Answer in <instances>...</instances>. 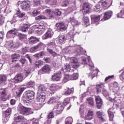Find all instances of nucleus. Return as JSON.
<instances>
[{
	"label": "nucleus",
	"mask_w": 124,
	"mask_h": 124,
	"mask_svg": "<svg viewBox=\"0 0 124 124\" xmlns=\"http://www.w3.org/2000/svg\"><path fill=\"white\" fill-rule=\"evenodd\" d=\"M45 31V29H39L36 31V34H43V33Z\"/></svg>",
	"instance_id": "obj_62"
},
{
	"label": "nucleus",
	"mask_w": 124,
	"mask_h": 124,
	"mask_svg": "<svg viewBox=\"0 0 124 124\" xmlns=\"http://www.w3.org/2000/svg\"><path fill=\"white\" fill-rule=\"evenodd\" d=\"M47 119H53L54 118V111H51L50 113H48V114L47 116Z\"/></svg>",
	"instance_id": "obj_63"
},
{
	"label": "nucleus",
	"mask_w": 124,
	"mask_h": 124,
	"mask_svg": "<svg viewBox=\"0 0 124 124\" xmlns=\"http://www.w3.org/2000/svg\"><path fill=\"white\" fill-rule=\"evenodd\" d=\"M34 85V81L30 80L26 84V86L27 88H33Z\"/></svg>",
	"instance_id": "obj_47"
},
{
	"label": "nucleus",
	"mask_w": 124,
	"mask_h": 124,
	"mask_svg": "<svg viewBox=\"0 0 124 124\" xmlns=\"http://www.w3.org/2000/svg\"><path fill=\"white\" fill-rule=\"evenodd\" d=\"M11 108H8L4 112V115L3 116L4 117V121H8L9 120V116H10L12 112Z\"/></svg>",
	"instance_id": "obj_18"
},
{
	"label": "nucleus",
	"mask_w": 124,
	"mask_h": 124,
	"mask_svg": "<svg viewBox=\"0 0 124 124\" xmlns=\"http://www.w3.org/2000/svg\"><path fill=\"white\" fill-rule=\"evenodd\" d=\"M69 102H70V98L68 97L64 99V101L63 102V104L65 105V106H66V105H67V104H68Z\"/></svg>",
	"instance_id": "obj_58"
},
{
	"label": "nucleus",
	"mask_w": 124,
	"mask_h": 124,
	"mask_svg": "<svg viewBox=\"0 0 124 124\" xmlns=\"http://www.w3.org/2000/svg\"><path fill=\"white\" fill-rule=\"evenodd\" d=\"M26 62H27V59H26V57L24 56H22L19 60V62L21 63L22 65H24Z\"/></svg>",
	"instance_id": "obj_56"
},
{
	"label": "nucleus",
	"mask_w": 124,
	"mask_h": 124,
	"mask_svg": "<svg viewBox=\"0 0 124 124\" xmlns=\"http://www.w3.org/2000/svg\"><path fill=\"white\" fill-rule=\"evenodd\" d=\"M39 92H40V93H42V94H47L49 93V89H47L44 85H41L38 88Z\"/></svg>",
	"instance_id": "obj_8"
},
{
	"label": "nucleus",
	"mask_w": 124,
	"mask_h": 124,
	"mask_svg": "<svg viewBox=\"0 0 124 124\" xmlns=\"http://www.w3.org/2000/svg\"><path fill=\"white\" fill-rule=\"evenodd\" d=\"M53 109H57L56 113L58 115H59L63 111V109H64V107H63V105L62 104H57V105L54 106Z\"/></svg>",
	"instance_id": "obj_10"
},
{
	"label": "nucleus",
	"mask_w": 124,
	"mask_h": 124,
	"mask_svg": "<svg viewBox=\"0 0 124 124\" xmlns=\"http://www.w3.org/2000/svg\"><path fill=\"white\" fill-rule=\"evenodd\" d=\"M25 77H28L31 74V69H27L24 71Z\"/></svg>",
	"instance_id": "obj_46"
},
{
	"label": "nucleus",
	"mask_w": 124,
	"mask_h": 124,
	"mask_svg": "<svg viewBox=\"0 0 124 124\" xmlns=\"http://www.w3.org/2000/svg\"><path fill=\"white\" fill-rule=\"evenodd\" d=\"M73 122V119L71 117H68L65 119V124H72Z\"/></svg>",
	"instance_id": "obj_50"
},
{
	"label": "nucleus",
	"mask_w": 124,
	"mask_h": 124,
	"mask_svg": "<svg viewBox=\"0 0 124 124\" xmlns=\"http://www.w3.org/2000/svg\"><path fill=\"white\" fill-rule=\"evenodd\" d=\"M58 89H59V86H58L57 84H53L50 86L48 90H49L50 92H52L50 93H55V92H56Z\"/></svg>",
	"instance_id": "obj_29"
},
{
	"label": "nucleus",
	"mask_w": 124,
	"mask_h": 124,
	"mask_svg": "<svg viewBox=\"0 0 124 124\" xmlns=\"http://www.w3.org/2000/svg\"><path fill=\"white\" fill-rule=\"evenodd\" d=\"M31 2L29 0H24L21 3V8L22 10L28 11L31 10Z\"/></svg>",
	"instance_id": "obj_4"
},
{
	"label": "nucleus",
	"mask_w": 124,
	"mask_h": 124,
	"mask_svg": "<svg viewBox=\"0 0 124 124\" xmlns=\"http://www.w3.org/2000/svg\"><path fill=\"white\" fill-rule=\"evenodd\" d=\"M70 68V65L66 63L62 67V70L63 72H70L71 70Z\"/></svg>",
	"instance_id": "obj_35"
},
{
	"label": "nucleus",
	"mask_w": 124,
	"mask_h": 124,
	"mask_svg": "<svg viewBox=\"0 0 124 124\" xmlns=\"http://www.w3.org/2000/svg\"><path fill=\"white\" fill-rule=\"evenodd\" d=\"M44 56H46V53H45L44 51H42L34 55V57H35L36 59L41 58L42 57H44Z\"/></svg>",
	"instance_id": "obj_39"
},
{
	"label": "nucleus",
	"mask_w": 124,
	"mask_h": 124,
	"mask_svg": "<svg viewBox=\"0 0 124 124\" xmlns=\"http://www.w3.org/2000/svg\"><path fill=\"white\" fill-rule=\"evenodd\" d=\"M25 120H26L25 117L21 115H19L17 117L14 118L15 122L16 123H22L25 122Z\"/></svg>",
	"instance_id": "obj_24"
},
{
	"label": "nucleus",
	"mask_w": 124,
	"mask_h": 124,
	"mask_svg": "<svg viewBox=\"0 0 124 124\" xmlns=\"http://www.w3.org/2000/svg\"><path fill=\"white\" fill-rule=\"evenodd\" d=\"M42 64H43V62L41 60H39L35 62V66L38 68H39L40 65H42Z\"/></svg>",
	"instance_id": "obj_53"
},
{
	"label": "nucleus",
	"mask_w": 124,
	"mask_h": 124,
	"mask_svg": "<svg viewBox=\"0 0 124 124\" xmlns=\"http://www.w3.org/2000/svg\"><path fill=\"white\" fill-rule=\"evenodd\" d=\"M105 84L103 82L97 83L96 85L97 93H101L102 91L105 88Z\"/></svg>",
	"instance_id": "obj_7"
},
{
	"label": "nucleus",
	"mask_w": 124,
	"mask_h": 124,
	"mask_svg": "<svg viewBox=\"0 0 124 124\" xmlns=\"http://www.w3.org/2000/svg\"><path fill=\"white\" fill-rule=\"evenodd\" d=\"M27 52H29V48L28 47H25L24 48H22L21 50V54H22V55H25V54H26V53H27Z\"/></svg>",
	"instance_id": "obj_64"
},
{
	"label": "nucleus",
	"mask_w": 124,
	"mask_h": 124,
	"mask_svg": "<svg viewBox=\"0 0 124 124\" xmlns=\"http://www.w3.org/2000/svg\"><path fill=\"white\" fill-rule=\"evenodd\" d=\"M14 81L16 84H18V83H21L24 81V76L23 74L19 73L16 75L15 77L14 78Z\"/></svg>",
	"instance_id": "obj_5"
},
{
	"label": "nucleus",
	"mask_w": 124,
	"mask_h": 124,
	"mask_svg": "<svg viewBox=\"0 0 124 124\" xmlns=\"http://www.w3.org/2000/svg\"><path fill=\"white\" fill-rule=\"evenodd\" d=\"M113 14V12L111 11H109L108 12H107L104 14V20H109L110 18H111V16Z\"/></svg>",
	"instance_id": "obj_28"
},
{
	"label": "nucleus",
	"mask_w": 124,
	"mask_h": 124,
	"mask_svg": "<svg viewBox=\"0 0 124 124\" xmlns=\"http://www.w3.org/2000/svg\"><path fill=\"white\" fill-rule=\"evenodd\" d=\"M25 15H26V13L22 12L20 11L19 8H17L16 14L14 15V18H16V17H18V18H23Z\"/></svg>",
	"instance_id": "obj_15"
},
{
	"label": "nucleus",
	"mask_w": 124,
	"mask_h": 124,
	"mask_svg": "<svg viewBox=\"0 0 124 124\" xmlns=\"http://www.w3.org/2000/svg\"><path fill=\"white\" fill-rule=\"evenodd\" d=\"M46 13H47L48 16L49 17H53V16H54V14H53V12H52L51 10L47 9V10H46Z\"/></svg>",
	"instance_id": "obj_61"
},
{
	"label": "nucleus",
	"mask_w": 124,
	"mask_h": 124,
	"mask_svg": "<svg viewBox=\"0 0 124 124\" xmlns=\"http://www.w3.org/2000/svg\"><path fill=\"white\" fill-rule=\"evenodd\" d=\"M91 5L90 3L86 2L83 4L82 8L80 10V12L83 14V16L87 15V14H90V12L92 10L91 9Z\"/></svg>",
	"instance_id": "obj_2"
},
{
	"label": "nucleus",
	"mask_w": 124,
	"mask_h": 124,
	"mask_svg": "<svg viewBox=\"0 0 124 124\" xmlns=\"http://www.w3.org/2000/svg\"><path fill=\"white\" fill-rule=\"evenodd\" d=\"M31 28V24L25 23L20 28V31L22 32H27L29 31V29Z\"/></svg>",
	"instance_id": "obj_14"
},
{
	"label": "nucleus",
	"mask_w": 124,
	"mask_h": 124,
	"mask_svg": "<svg viewBox=\"0 0 124 124\" xmlns=\"http://www.w3.org/2000/svg\"><path fill=\"white\" fill-rule=\"evenodd\" d=\"M97 117L100 119L102 122H105L106 120L105 118V114L104 112L99 111L96 112Z\"/></svg>",
	"instance_id": "obj_19"
},
{
	"label": "nucleus",
	"mask_w": 124,
	"mask_h": 124,
	"mask_svg": "<svg viewBox=\"0 0 124 124\" xmlns=\"http://www.w3.org/2000/svg\"><path fill=\"white\" fill-rule=\"evenodd\" d=\"M19 113L22 115L27 116L31 113V108L22 106L19 108Z\"/></svg>",
	"instance_id": "obj_6"
},
{
	"label": "nucleus",
	"mask_w": 124,
	"mask_h": 124,
	"mask_svg": "<svg viewBox=\"0 0 124 124\" xmlns=\"http://www.w3.org/2000/svg\"><path fill=\"white\" fill-rule=\"evenodd\" d=\"M94 11L95 12H100V5L96 4L94 8Z\"/></svg>",
	"instance_id": "obj_60"
},
{
	"label": "nucleus",
	"mask_w": 124,
	"mask_h": 124,
	"mask_svg": "<svg viewBox=\"0 0 124 124\" xmlns=\"http://www.w3.org/2000/svg\"><path fill=\"white\" fill-rule=\"evenodd\" d=\"M102 93L105 97L109 96V93H108V92H107V90L105 88L102 90Z\"/></svg>",
	"instance_id": "obj_54"
},
{
	"label": "nucleus",
	"mask_w": 124,
	"mask_h": 124,
	"mask_svg": "<svg viewBox=\"0 0 124 124\" xmlns=\"http://www.w3.org/2000/svg\"><path fill=\"white\" fill-rule=\"evenodd\" d=\"M56 27L58 31H64L66 30V27L63 22H59L56 24Z\"/></svg>",
	"instance_id": "obj_13"
},
{
	"label": "nucleus",
	"mask_w": 124,
	"mask_h": 124,
	"mask_svg": "<svg viewBox=\"0 0 124 124\" xmlns=\"http://www.w3.org/2000/svg\"><path fill=\"white\" fill-rule=\"evenodd\" d=\"M95 101L97 105V109H100L101 108V106L103 104V101H102V99L99 96H95Z\"/></svg>",
	"instance_id": "obj_12"
},
{
	"label": "nucleus",
	"mask_w": 124,
	"mask_h": 124,
	"mask_svg": "<svg viewBox=\"0 0 124 124\" xmlns=\"http://www.w3.org/2000/svg\"><path fill=\"white\" fill-rule=\"evenodd\" d=\"M74 93V89L72 88L70 89L69 88H67L66 91L64 92V94L65 95H70L71 93Z\"/></svg>",
	"instance_id": "obj_36"
},
{
	"label": "nucleus",
	"mask_w": 124,
	"mask_h": 124,
	"mask_svg": "<svg viewBox=\"0 0 124 124\" xmlns=\"http://www.w3.org/2000/svg\"><path fill=\"white\" fill-rule=\"evenodd\" d=\"M106 0H102V6L104 9H108L109 7L112 5V2L113 1L112 0H111V4H109L108 3H107Z\"/></svg>",
	"instance_id": "obj_26"
},
{
	"label": "nucleus",
	"mask_w": 124,
	"mask_h": 124,
	"mask_svg": "<svg viewBox=\"0 0 124 124\" xmlns=\"http://www.w3.org/2000/svg\"><path fill=\"white\" fill-rule=\"evenodd\" d=\"M54 13L56 16H61L62 15V12H61L59 9H55Z\"/></svg>",
	"instance_id": "obj_59"
},
{
	"label": "nucleus",
	"mask_w": 124,
	"mask_h": 124,
	"mask_svg": "<svg viewBox=\"0 0 124 124\" xmlns=\"http://www.w3.org/2000/svg\"><path fill=\"white\" fill-rule=\"evenodd\" d=\"M42 46V44L39 43L37 46L32 47L31 48H28L29 51H30V52H35L37 50V49H39V48H41Z\"/></svg>",
	"instance_id": "obj_32"
},
{
	"label": "nucleus",
	"mask_w": 124,
	"mask_h": 124,
	"mask_svg": "<svg viewBox=\"0 0 124 124\" xmlns=\"http://www.w3.org/2000/svg\"><path fill=\"white\" fill-rule=\"evenodd\" d=\"M39 14V11H37V10H34L31 14V16L32 17H35L37 16Z\"/></svg>",
	"instance_id": "obj_52"
},
{
	"label": "nucleus",
	"mask_w": 124,
	"mask_h": 124,
	"mask_svg": "<svg viewBox=\"0 0 124 124\" xmlns=\"http://www.w3.org/2000/svg\"><path fill=\"white\" fill-rule=\"evenodd\" d=\"M75 55L76 56H80L81 54H84L83 52V48L79 46L76 50L74 51Z\"/></svg>",
	"instance_id": "obj_33"
},
{
	"label": "nucleus",
	"mask_w": 124,
	"mask_h": 124,
	"mask_svg": "<svg viewBox=\"0 0 124 124\" xmlns=\"http://www.w3.org/2000/svg\"><path fill=\"white\" fill-rule=\"evenodd\" d=\"M83 21L85 23L86 25H90V21L89 20V17L87 16H83Z\"/></svg>",
	"instance_id": "obj_57"
},
{
	"label": "nucleus",
	"mask_w": 124,
	"mask_h": 124,
	"mask_svg": "<svg viewBox=\"0 0 124 124\" xmlns=\"http://www.w3.org/2000/svg\"><path fill=\"white\" fill-rule=\"evenodd\" d=\"M100 18H101V16L99 15L98 16H91V20L92 22H98L99 20H100Z\"/></svg>",
	"instance_id": "obj_41"
},
{
	"label": "nucleus",
	"mask_w": 124,
	"mask_h": 124,
	"mask_svg": "<svg viewBox=\"0 0 124 124\" xmlns=\"http://www.w3.org/2000/svg\"><path fill=\"white\" fill-rule=\"evenodd\" d=\"M118 18H124V8L120 11V12L118 14Z\"/></svg>",
	"instance_id": "obj_49"
},
{
	"label": "nucleus",
	"mask_w": 124,
	"mask_h": 124,
	"mask_svg": "<svg viewBox=\"0 0 124 124\" xmlns=\"http://www.w3.org/2000/svg\"><path fill=\"white\" fill-rule=\"evenodd\" d=\"M108 112L109 117V121H111V122L113 121L114 115V112L112 111V109H109L108 110Z\"/></svg>",
	"instance_id": "obj_40"
},
{
	"label": "nucleus",
	"mask_w": 124,
	"mask_h": 124,
	"mask_svg": "<svg viewBox=\"0 0 124 124\" xmlns=\"http://www.w3.org/2000/svg\"><path fill=\"white\" fill-rule=\"evenodd\" d=\"M26 93L28 95V97L30 100L34 99L35 93H34L33 91L31 90H27L26 91Z\"/></svg>",
	"instance_id": "obj_22"
},
{
	"label": "nucleus",
	"mask_w": 124,
	"mask_h": 124,
	"mask_svg": "<svg viewBox=\"0 0 124 124\" xmlns=\"http://www.w3.org/2000/svg\"><path fill=\"white\" fill-rule=\"evenodd\" d=\"M21 56L20 54L17 53H14L11 55L12 62L15 63L17 62V60L19 59Z\"/></svg>",
	"instance_id": "obj_21"
},
{
	"label": "nucleus",
	"mask_w": 124,
	"mask_h": 124,
	"mask_svg": "<svg viewBox=\"0 0 124 124\" xmlns=\"http://www.w3.org/2000/svg\"><path fill=\"white\" fill-rule=\"evenodd\" d=\"M93 110H89L87 114L85 115V119L88 121H90L93 119Z\"/></svg>",
	"instance_id": "obj_27"
},
{
	"label": "nucleus",
	"mask_w": 124,
	"mask_h": 124,
	"mask_svg": "<svg viewBox=\"0 0 124 124\" xmlns=\"http://www.w3.org/2000/svg\"><path fill=\"white\" fill-rule=\"evenodd\" d=\"M87 101H88V103L91 106H93L94 105V103L93 102V98L92 97H89L87 99Z\"/></svg>",
	"instance_id": "obj_51"
},
{
	"label": "nucleus",
	"mask_w": 124,
	"mask_h": 124,
	"mask_svg": "<svg viewBox=\"0 0 124 124\" xmlns=\"http://www.w3.org/2000/svg\"><path fill=\"white\" fill-rule=\"evenodd\" d=\"M70 62L72 63V66L73 68H78L79 67V63H78V59L75 57H72L70 59Z\"/></svg>",
	"instance_id": "obj_11"
},
{
	"label": "nucleus",
	"mask_w": 124,
	"mask_h": 124,
	"mask_svg": "<svg viewBox=\"0 0 124 124\" xmlns=\"http://www.w3.org/2000/svg\"><path fill=\"white\" fill-rule=\"evenodd\" d=\"M68 22L72 23V24H73V25H79L80 24V22H78V20L75 19L74 17H70L69 18Z\"/></svg>",
	"instance_id": "obj_37"
},
{
	"label": "nucleus",
	"mask_w": 124,
	"mask_h": 124,
	"mask_svg": "<svg viewBox=\"0 0 124 124\" xmlns=\"http://www.w3.org/2000/svg\"><path fill=\"white\" fill-rule=\"evenodd\" d=\"M29 42L30 44H33L34 43H36V42H39V38L32 36L29 38Z\"/></svg>",
	"instance_id": "obj_30"
},
{
	"label": "nucleus",
	"mask_w": 124,
	"mask_h": 124,
	"mask_svg": "<svg viewBox=\"0 0 124 124\" xmlns=\"http://www.w3.org/2000/svg\"><path fill=\"white\" fill-rule=\"evenodd\" d=\"M62 78V73L59 72L57 74H54V75L52 76V80L53 81H60Z\"/></svg>",
	"instance_id": "obj_17"
},
{
	"label": "nucleus",
	"mask_w": 124,
	"mask_h": 124,
	"mask_svg": "<svg viewBox=\"0 0 124 124\" xmlns=\"http://www.w3.org/2000/svg\"><path fill=\"white\" fill-rule=\"evenodd\" d=\"M57 100H58V98L55 97H52L47 101V103L48 104H53V103H56Z\"/></svg>",
	"instance_id": "obj_43"
},
{
	"label": "nucleus",
	"mask_w": 124,
	"mask_h": 124,
	"mask_svg": "<svg viewBox=\"0 0 124 124\" xmlns=\"http://www.w3.org/2000/svg\"><path fill=\"white\" fill-rule=\"evenodd\" d=\"M6 81H7V77L4 75H0V83L2 85H6Z\"/></svg>",
	"instance_id": "obj_25"
},
{
	"label": "nucleus",
	"mask_w": 124,
	"mask_h": 124,
	"mask_svg": "<svg viewBox=\"0 0 124 124\" xmlns=\"http://www.w3.org/2000/svg\"><path fill=\"white\" fill-rule=\"evenodd\" d=\"M33 6H39L41 4V0H33Z\"/></svg>",
	"instance_id": "obj_44"
},
{
	"label": "nucleus",
	"mask_w": 124,
	"mask_h": 124,
	"mask_svg": "<svg viewBox=\"0 0 124 124\" xmlns=\"http://www.w3.org/2000/svg\"><path fill=\"white\" fill-rule=\"evenodd\" d=\"M21 100L23 101L24 103H30V100H31L30 99V98L26 92L23 93V95L21 98Z\"/></svg>",
	"instance_id": "obj_20"
},
{
	"label": "nucleus",
	"mask_w": 124,
	"mask_h": 124,
	"mask_svg": "<svg viewBox=\"0 0 124 124\" xmlns=\"http://www.w3.org/2000/svg\"><path fill=\"white\" fill-rule=\"evenodd\" d=\"M46 51L48 54H50L53 57V58H55V57H57V52L56 51H54V49L47 47L46 49Z\"/></svg>",
	"instance_id": "obj_31"
},
{
	"label": "nucleus",
	"mask_w": 124,
	"mask_h": 124,
	"mask_svg": "<svg viewBox=\"0 0 124 124\" xmlns=\"http://www.w3.org/2000/svg\"><path fill=\"white\" fill-rule=\"evenodd\" d=\"M42 71L45 73H49L51 71V69L48 65H45L42 68Z\"/></svg>",
	"instance_id": "obj_38"
},
{
	"label": "nucleus",
	"mask_w": 124,
	"mask_h": 124,
	"mask_svg": "<svg viewBox=\"0 0 124 124\" xmlns=\"http://www.w3.org/2000/svg\"><path fill=\"white\" fill-rule=\"evenodd\" d=\"M84 107L81 106L79 108V114L80 115V117L81 118H83L84 117Z\"/></svg>",
	"instance_id": "obj_55"
},
{
	"label": "nucleus",
	"mask_w": 124,
	"mask_h": 124,
	"mask_svg": "<svg viewBox=\"0 0 124 124\" xmlns=\"http://www.w3.org/2000/svg\"><path fill=\"white\" fill-rule=\"evenodd\" d=\"M18 30H17V29L14 28L13 29H12L7 32V36H9V35H11V34H12L13 35H15V36H16Z\"/></svg>",
	"instance_id": "obj_23"
},
{
	"label": "nucleus",
	"mask_w": 124,
	"mask_h": 124,
	"mask_svg": "<svg viewBox=\"0 0 124 124\" xmlns=\"http://www.w3.org/2000/svg\"><path fill=\"white\" fill-rule=\"evenodd\" d=\"M9 93V89L8 88L0 89V100L1 101H7L9 99L7 97V94Z\"/></svg>",
	"instance_id": "obj_1"
},
{
	"label": "nucleus",
	"mask_w": 124,
	"mask_h": 124,
	"mask_svg": "<svg viewBox=\"0 0 124 124\" xmlns=\"http://www.w3.org/2000/svg\"><path fill=\"white\" fill-rule=\"evenodd\" d=\"M68 34H67L66 36L62 35L59 37V41L60 43H63L65 40L69 39V38H67V36H68Z\"/></svg>",
	"instance_id": "obj_34"
},
{
	"label": "nucleus",
	"mask_w": 124,
	"mask_h": 124,
	"mask_svg": "<svg viewBox=\"0 0 124 124\" xmlns=\"http://www.w3.org/2000/svg\"><path fill=\"white\" fill-rule=\"evenodd\" d=\"M16 36H17V37H18V39L21 41L26 38V35L22 34L21 33H17Z\"/></svg>",
	"instance_id": "obj_45"
},
{
	"label": "nucleus",
	"mask_w": 124,
	"mask_h": 124,
	"mask_svg": "<svg viewBox=\"0 0 124 124\" xmlns=\"http://www.w3.org/2000/svg\"><path fill=\"white\" fill-rule=\"evenodd\" d=\"M35 26L36 29H38V30H44V24L43 23H38Z\"/></svg>",
	"instance_id": "obj_48"
},
{
	"label": "nucleus",
	"mask_w": 124,
	"mask_h": 124,
	"mask_svg": "<svg viewBox=\"0 0 124 124\" xmlns=\"http://www.w3.org/2000/svg\"><path fill=\"white\" fill-rule=\"evenodd\" d=\"M77 79H78V74H73L72 75L69 74H65L62 82L63 83H66L70 80H77Z\"/></svg>",
	"instance_id": "obj_3"
},
{
	"label": "nucleus",
	"mask_w": 124,
	"mask_h": 124,
	"mask_svg": "<svg viewBox=\"0 0 124 124\" xmlns=\"http://www.w3.org/2000/svg\"><path fill=\"white\" fill-rule=\"evenodd\" d=\"M51 29H48L45 35H43V38L44 39H48L51 38L53 35Z\"/></svg>",
	"instance_id": "obj_16"
},
{
	"label": "nucleus",
	"mask_w": 124,
	"mask_h": 124,
	"mask_svg": "<svg viewBox=\"0 0 124 124\" xmlns=\"http://www.w3.org/2000/svg\"><path fill=\"white\" fill-rule=\"evenodd\" d=\"M45 98H46V94L40 93L37 94L36 100L40 104H41V103H44Z\"/></svg>",
	"instance_id": "obj_9"
},
{
	"label": "nucleus",
	"mask_w": 124,
	"mask_h": 124,
	"mask_svg": "<svg viewBox=\"0 0 124 124\" xmlns=\"http://www.w3.org/2000/svg\"><path fill=\"white\" fill-rule=\"evenodd\" d=\"M47 3L51 6H55L58 5V0H48Z\"/></svg>",
	"instance_id": "obj_42"
}]
</instances>
